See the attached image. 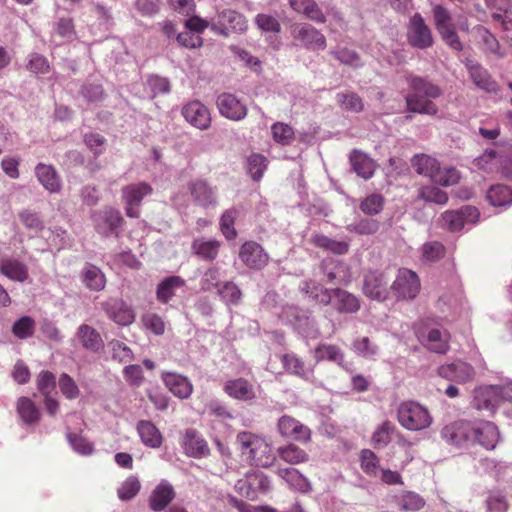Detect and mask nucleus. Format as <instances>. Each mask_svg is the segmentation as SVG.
<instances>
[{"label": "nucleus", "instance_id": "obj_1", "mask_svg": "<svg viewBox=\"0 0 512 512\" xmlns=\"http://www.w3.org/2000/svg\"><path fill=\"white\" fill-rule=\"evenodd\" d=\"M406 81L412 90L405 98L408 110L413 113L435 115L438 108L430 99L441 96L440 87L427 78L411 73L406 75Z\"/></svg>", "mask_w": 512, "mask_h": 512}, {"label": "nucleus", "instance_id": "obj_9", "mask_svg": "<svg viewBox=\"0 0 512 512\" xmlns=\"http://www.w3.org/2000/svg\"><path fill=\"white\" fill-rule=\"evenodd\" d=\"M463 63L468 72L470 80L478 89L486 93H497L499 91V85L497 81L479 62L470 58H466Z\"/></svg>", "mask_w": 512, "mask_h": 512}, {"label": "nucleus", "instance_id": "obj_52", "mask_svg": "<svg viewBox=\"0 0 512 512\" xmlns=\"http://www.w3.org/2000/svg\"><path fill=\"white\" fill-rule=\"evenodd\" d=\"M330 53L344 65H348L353 68L361 67L363 65L360 55L355 50H351L346 47H338Z\"/></svg>", "mask_w": 512, "mask_h": 512}, {"label": "nucleus", "instance_id": "obj_64", "mask_svg": "<svg viewBox=\"0 0 512 512\" xmlns=\"http://www.w3.org/2000/svg\"><path fill=\"white\" fill-rule=\"evenodd\" d=\"M257 27L264 32L277 34L281 31L280 22L272 15L260 13L255 17Z\"/></svg>", "mask_w": 512, "mask_h": 512}, {"label": "nucleus", "instance_id": "obj_8", "mask_svg": "<svg viewBox=\"0 0 512 512\" xmlns=\"http://www.w3.org/2000/svg\"><path fill=\"white\" fill-rule=\"evenodd\" d=\"M391 290L399 299H414L420 291L418 275L409 269H399Z\"/></svg>", "mask_w": 512, "mask_h": 512}, {"label": "nucleus", "instance_id": "obj_5", "mask_svg": "<svg viewBox=\"0 0 512 512\" xmlns=\"http://www.w3.org/2000/svg\"><path fill=\"white\" fill-rule=\"evenodd\" d=\"M95 230L103 237L115 235L118 237L124 219L119 210L113 207H104L92 213Z\"/></svg>", "mask_w": 512, "mask_h": 512}, {"label": "nucleus", "instance_id": "obj_36", "mask_svg": "<svg viewBox=\"0 0 512 512\" xmlns=\"http://www.w3.org/2000/svg\"><path fill=\"white\" fill-rule=\"evenodd\" d=\"M221 243L215 239L196 238L193 240L192 252L205 261H213L219 253Z\"/></svg>", "mask_w": 512, "mask_h": 512}, {"label": "nucleus", "instance_id": "obj_31", "mask_svg": "<svg viewBox=\"0 0 512 512\" xmlns=\"http://www.w3.org/2000/svg\"><path fill=\"white\" fill-rule=\"evenodd\" d=\"M0 273L17 282H24L29 277L27 266L11 257H4L0 260Z\"/></svg>", "mask_w": 512, "mask_h": 512}, {"label": "nucleus", "instance_id": "obj_25", "mask_svg": "<svg viewBox=\"0 0 512 512\" xmlns=\"http://www.w3.org/2000/svg\"><path fill=\"white\" fill-rule=\"evenodd\" d=\"M330 292L332 298L330 304L339 313L351 314L356 313L360 309L359 299L352 293L340 288L331 289Z\"/></svg>", "mask_w": 512, "mask_h": 512}, {"label": "nucleus", "instance_id": "obj_48", "mask_svg": "<svg viewBox=\"0 0 512 512\" xmlns=\"http://www.w3.org/2000/svg\"><path fill=\"white\" fill-rule=\"evenodd\" d=\"M217 293L227 306H237L242 298L240 288L232 281L223 282Z\"/></svg>", "mask_w": 512, "mask_h": 512}, {"label": "nucleus", "instance_id": "obj_6", "mask_svg": "<svg viewBox=\"0 0 512 512\" xmlns=\"http://www.w3.org/2000/svg\"><path fill=\"white\" fill-rule=\"evenodd\" d=\"M291 35L295 41L308 50L315 51L326 48L325 36L311 24L294 23L291 25Z\"/></svg>", "mask_w": 512, "mask_h": 512}, {"label": "nucleus", "instance_id": "obj_4", "mask_svg": "<svg viewBox=\"0 0 512 512\" xmlns=\"http://www.w3.org/2000/svg\"><path fill=\"white\" fill-rule=\"evenodd\" d=\"M210 29L218 35L228 37L231 32L245 31L247 29V21L237 11L224 9L210 21Z\"/></svg>", "mask_w": 512, "mask_h": 512}, {"label": "nucleus", "instance_id": "obj_16", "mask_svg": "<svg viewBox=\"0 0 512 512\" xmlns=\"http://www.w3.org/2000/svg\"><path fill=\"white\" fill-rule=\"evenodd\" d=\"M438 375L449 381L466 383L473 380L475 371L470 364L462 361H455L441 365L438 368Z\"/></svg>", "mask_w": 512, "mask_h": 512}, {"label": "nucleus", "instance_id": "obj_14", "mask_svg": "<svg viewBox=\"0 0 512 512\" xmlns=\"http://www.w3.org/2000/svg\"><path fill=\"white\" fill-rule=\"evenodd\" d=\"M109 319L119 325H129L135 319L134 311L120 298H109L101 303Z\"/></svg>", "mask_w": 512, "mask_h": 512}, {"label": "nucleus", "instance_id": "obj_30", "mask_svg": "<svg viewBox=\"0 0 512 512\" xmlns=\"http://www.w3.org/2000/svg\"><path fill=\"white\" fill-rule=\"evenodd\" d=\"M80 279L83 285L90 291L99 292L106 286V277L102 270L90 263H87L80 272Z\"/></svg>", "mask_w": 512, "mask_h": 512}, {"label": "nucleus", "instance_id": "obj_34", "mask_svg": "<svg viewBox=\"0 0 512 512\" xmlns=\"http://www.w3.org/2000/svg\"><path fill=\"white\" fill-rule=\"evenodd\" d=\"M184 286L185 281L180 276L166 277L157 285L156 298L159 302L166 304L176 295V291Z\"/></svg>", "mask_w": 512, "mask_h": 512}, {"label": "nucleus", "instance_id": "obj_40", "mask_svg": "<svg viewBox=\"0 0 512 512\" xmlns=\"http://www.w3.org/2000/svg\"><path fill=\"white\" fill-rule=\"evenodd\" d=\"M137 431L142 442L151 448H158L162 443V435L151 422L142 420L137 424Z\"/></svg>", "mask_w": 512, "mask_h": 512}, {"label": "nucleus", "instance_id": "obj_49", "mask_svg": "<svg viewBox=\"0 0 512 512\" xmlns=\"http://www.w3.org/2000/svg\"><path fill=\"white\" fill-rule=\"evenodd\" d=\"M395 425L390 421H384L379 425L372 435V444L376 449L386 447L391 441V435Z\"/></svg>", "mask_w": 512, "mask_h": 512}, {"label": "nucleus", "instance_id": "obj_53", "mask_svg": "<svg viewBox=\"0 0 512 512\" xmlns=\"http://www.w3.org/2000/svg\"><path fill=\"white\" fill-rule=\"evenodd\" d=\"M141 483L135 476H129L117 489V495L121 501L133 499L140 491Z\"/></svg>", "mask_w": 512, "mask_h": 512}, {"label": "nucleus", "instance_id": "obj_29", "mask_svg": "<svg viewBox=\"0 0 512 512\" xmlns=\"http://www.w3.org/2000/svg\"><path fill=\"white\" fill-rule=\"evenodd\" d=\"M194 201L203 207L215 206L217 203L216 191L204 180H196L189 185Z\"/></svg>", "mask_w": 512, "mask_h": 512}, {"label": "nucleus", "instance_id": "obj_51", "mask_svg": "<svg viewBox=\"0 0 512 512\" xmlns=\"http://www.w3.org/2000/svg\"><path fill=\"white\" fill-rule=\"evenodd\" d=\"M460 174L454 167H441L435 172L433 182L441 186H452L459 182Z\"/></svg>", "mask_w": 512, "mask_h": 512}, {"label": "nucleus", "instance_id": "obj_21", "mask_svg": "<svg viewBox=\"0 0 512 512\" xmlns=\"http://www.w3.org/2000/svg\"><path fill=\"white\" fill-rule=\"evenodd\" d=\"M175 490L173 486L165 479L152 490L148 502L149 507L154 512L165 510L175 498Z\"/></svg>", "mask_w": 512, "mask_h": 512}, {"label": "nucleus", "instance_id": "obj_57", "mask_svg": "<svg viewBox=\"0 0 512 512\" xmlns=\"http://www.w3.org/2000/svg\"><path fill=\"white\" fill-rule=\"evenodd\" d=\"M266 167V158L261 154H252L247 159V171L255 181H258L262 178Z\"/></svg>", "mask_w": 512, "mask_h": 512}, {"label": "nucleus", "instance_id": "obj_33", "mask_svg": "<svg viewBox=\"0 0 512 512\" xmlns=\"http://www.w3.org/2000/svg\"><path fill=\"white\" fill-rule=\"evenodd\" d=\"M76 335L82 346L87 350L99 352L104 347L101 335L90 325H80L77 329Z\"/></svg>", "mask_w": 512, "mask_h": 512}, {"label": "nucleus", "instance_id": "obj_18", "mask_svg": "<svg viewBox=\"0 0 512 512\" xmlns=\"http://www.w3.org/2000/svg\"><path fill=\"white\" fill-rule=\"evenodd\" d=\"M240 260L251 269H262L268 262V255L260 244L254 241L245 242L239 252Z\"/></svg>", "mask_w": 512, "mask_h": 512}, {"label": "nucleus", "instance_id": "obj_63", "mask_svg": "<svg viewBox=\"0 0 512 512\" xmlns=\"http://www.w3.org/2000/svg\"><path fill=\"white\" fill-rule=\"evenodd\" d=\"M398 505L403 511H417L424 506V500L416 493L406 492L399 497Z\"/></svg>", "mask_w": 512, "mask_h": 512}, {"label": "nucleus", "instance_id": "obj_24", "mask_svg": "<svg viewBox=\"0 0 512 512\" xmlns=\"http://www.w3.org/2000/svg\"><path fill=\"white\" fill-rule=\"evenodd\" d=\"M499 392L500 390L494 385L475 389L472 401L473 407L477 410L494 412L500 404L497 396Z\"/></svg>", "mask_w": 512, "mask_h": 512}, {"label": "nucleus", "instance_id": "obj_61", "mask_svg": "<svg viewBox=\"0 0 512 512\" xmlns=\"http://www.w3.org/2000/svg\"><path fill=\"white\" fill-rule=\"evenodd\" d=\"M346 229L349 232H354L360 235H370L379 230V222L374 219L364 218L347 225Z\"/></svg>", "mask_w": 512, "mask_h": 512}, {"label": "nucleus", "instance_id": "obj_19", "mask_svg": "<svg viewBox=\"0 0 512 512\" xmlns=\"http://www.w3.org/2000/svg\"><path fill=\"white\" fill-rule=\"evenodd\" d=\"M278 431L283 437L299 442H307L311 437V431L307 426L288 415H284L278 420Z\"/></svg>", "mask_w": 512, "mask_h": 512}, {"label": "nucleus", "instance_id": "obj_50", "mask_svg": "<svg viewBox=\"0 0 512 512\" xmlns=\"http://www.w3.org/2000/svg\"><path fill=\"white\" fill-rule=\"evenodd\" d=\"M418 198L438 205H445L448 201L447 193L435 186L421 187L418 191Z\"/></svg>", "mask_w": 512, "mask_h": 512}, {"label": "nucleus", "instance_id": "obj_56", "mask_svg": "<svg viewBox=\"0 0 512 512\" xmlns=\"http://www.w3.org/2000/svg\"><path fill=\"white\" fill-rule=\"evenodd\" d=\"M271 132L273 139L283 146L291 144L294 140L293 128L285 123H274L271 127Z\"/></svg>", "mask_w": 512, "mask_h": 512}, {"label": "nucleus", "instance_id": "obj_2", "mask_svg": "<svg viewBox=\"0 0 512 512\" xmlns=\"http://www.w3.org/2000/svg\"><path fill=\"white\" fill-rule=\"evenodd\" d=\"M397 419L402 427L411 431L426 429L432 422L429 411L414 401H405L399 405Z\"/></svg>", "mask_w": 512, "mask_h": 512}, {"label": "nucleus", "instance_id": "obj_41", "mask_svg": "<svg viewBox=\"0 0 512 512\" xmlns=\"http://www.w3.org/2000/svg\"><path fill=\"white\" fill-rule=\"evenodd\" d=\"M320 270L328 283H342L344 280L345 266L333 258L324 259L320 264Z\"/></svg>", "mask_w": 512, "mask_h": 512}, {"label": "nucleus", "instance_id": "obj_42", "mask_svg": "<svg viewBox=\"0 0 512 512\" xmlns=\"http://www.w3.org/2000/svg\"><path fill=\"white\" fill-rule=\"evenodd\" d=\"M311 241L316 247L338 255L346 254L349 250L348 242L331 239L323 234H314Z\"/></svg>", "mask_w": 512, "mask_h": 512}, {"label": "nucleus", "instance_id": "obj_60", "mask_svg": "<svg viewBox=\"0 0 512 512\" xmlns=\"http://www.w3.org/2000/svg\"><path fill=\"white\" fill-rule=\"evenodd\" d=\"M26 69L34 74H47L50 65L46 57L39 53H30L27 56Z\"/></svg>", "mask_w": 512, "mask_h": 512}, {"label": "nucleus", "instance_id": "obj_35", "mask_svg": "<svg viewBox=\"0 0 512 512\" xmlns=\"http://www.w3.org/2000/svg\"><path fill=\"white\" fill-rule=\"evenodd\" d=\"M299 290L319 304L328 305L332 301L330 289L324 288L315 280L302 281L299 284Z\"/></svg>", "mask_w": 512, "mask_h": 512}, {"label": "nucleus", "instance_id": "obj_43", "mask_svg": "<svg viewBox=\"0 0 512 512\" xmlns=\"http://www.w3.org/2000/svg\"><path fill=\"white\" fill-rule=\"evenodd\" d=\"M293 328L306 338L315 339L320 334L317 322L308 310H304L303 313L300 314V318Z\"/></svg>", "mask_w": 512, "mask_h": 512}, {"label": "nucleus", "instance_id": "obj_13", "mask_svg": "<svg viewBox=\"0 0 512 512\" xmlns=\"http://www.w3.org/2000/svg\"><path fill=\"white\" fill-rule=\"evenodd\" d=\"M216 105L219 113L232 121H241L247 115V107L235 95L222 93L217 97Z\"/></svg>", "mask_w": 512, "mask_h": 512}, {"label": "nucleus", "instance_id": "obj_38", "mask_svg": "<svg viewBox=\"0 0 512 512\" xmlns=\"http://www.w3.org/2000/svg\"><path fill=\"white\" fill-rule=\"evenodd\" d=\"M224 389L229 396L238 400L248 401L255 398L253 386L243 378L228 381Z\"/></svg>", "mask_w": 512, "mask_h": 512}, {"label": "nucleus", "instance_id": "obj_59", "mask_svg": "<svg viewBox=\"0 0 512 512\" xmlns=\"http://www.w3.org/2000/svg\"><path fill=\"white\" fill-rule=\"evenodd\" d=\"M221 271L219 267L212 266L209 267L202 275L200 280L201 290L207 292L211 291L213 288H217L222 284L220 282Z\"/></svg>", "mask_w": 512, "mask_h": 512}, {"label": "nucleus", "instance_id": "obj_20", "mask_svg": "<svg viewBox=\"0 0 512 512\" xmlns=\"http://www.w3.org/2000/svg\"><path fill=\"white\" fill-rule=\"evenodd\" d=\"M499 431L489 421L473 423V444L478 443L487 450H493L499 441Z\"/></svg>", "mask_w": 512, "mask_h": 512}, {"label": "nucleus", "instance_id": "obj_27", "mask_svg": "<svg viewBox=\"0 0 512 512\" xmlns=\"http://www.w3.org/2000/svg\"><path fill=\"white\" fill-rule=\"evenodd\" d=\"M349 160L353 171L359 177L368 180L374 175L376 163L367 154L360 150L354 149L350 153Z\"/></svg>", "mask_w": 512, "mask_h": 512}, {"label": "nucleus", "instance_id": "obj_45", "mask_svg": "<svg viewBox=\"0 0 512 512\" xmlns=\"http://www.w3.org/2000/svg\"><path fill=\"white\" fill-rule=\"evenodd\" d=\"M486 197L492 206L505 207L512 203V190L502 184L493 185L487 191Z\"/></svg>", "mask_w": 512, "mask_h": 512}, {"label": "nucleus", "instance_id": "obj_32", "mask_svg": "<svg viewBox=\"0 0 512 512\" xmlns=\"http://www.w3.org/2000/svg\"><path fill=\"white\" fill-rule=\"evenodd\" d=\"M314 359L316 363L327 360L336 363L344 369H348V364L344 360V352L340 347L333 344H319L315 348Z\"/></svg>", "mask_w": 512, "mask_h": 512}, {"label": "nucleus", "instance_id": "obj_26", "mask_svg": "<svg viewBox=\"0 0 512 512\" xmlns=\"http://www.w3.org/2000/svg\"><path fill=\"white\" fill-rule=\"evenodd\" d=\"M290 7L307 19L323 24L326 22V15L315 0H288Z\"/></svg>", "mask_w": 512, "mask_h": 512}, {"label": "nucleus", "instance_id": "obj_37", "mask_svg": "<svg viewBox=\"0 0 512 512\" xmlns=\"http://www.w3.org/2000/svg\"><path fill=\"white\" fill-rule=\"evenodd\" d=\"M276 474L294 490L302 493H306L311 490L310 482L297 469L278 468Z\"/></svg>", "mask_w": 512, "mask_h": 512}, {"label": "nucleus", "instance_id": "obj_22", "mask_svg": "<svg viewBox=\"0 0 512 512\" xmlns=\"http://www.w3.org/2000/svg\"><path fill=\"white\" fill-rule=\"evenodd\" d=\"M182 445L189 457L199 459L208 456L210 453L207 441L195 429L186 430Z\"/></svg>", "mask_w": 512, "mask_h": 512}, {"label": "nucleus", "instance_id": "obj_3", "mask_svg": "<svg viewBox=\"0 0 512 512\" xmlns=\"http://www.w3.org/2000/svg\"><path fill=\"white\" fill-rule=\"evenodd\" d=\"M236 442L241 450V453L246 456V459L257 466H267L268 461L263 460V456L269 452V445L267 442L250 432H240L237 435Z\"/></svg>", "mask_w": 512, "mask_h": 512}, {"label": "nucleus", "instance_id": "obj_28", "mask_svg": "<svg viewBox=\"0 0 512 512\" xmlns=\"http://www.w3.org/2000/svg\"><path fill=\"white\" fill-rule=\"evenodd\" d=\"M35 175L41 185L50 193H58L61 190V179L52 165L39 163L35 167Z\"/></svg>", "mask_w": 512, "mask_h": 512}, {"label": "nucleus", "instance_id": "obj_39", "mask_svg": "<svg viewBox=\"0 0 512 512\" xmlns=\"http://www.w3.org/2000/svg\"><path fill=\"white\" fill-rule=\"evenodd\" d=\"M284 369L302 379L308 380L311 378L313 369L305 365L303 360L294 353L284 354L281 358Z\"/></svg>", "mask_w": 512, "mask_h": 512}, {"label": "nucleus", "instance_id": "obj_15", "mask_svg": "<svg viewBox=\"0 0 512 512\" xmlns=\"http://www.w3.org/2000/svg\"><path fill=\"white\" fill-rule=\"evenodd\" d=\"M418 339L431 351L444 354L449 349L450 334L442 328L420 329Z\"/></svg>", "mask_w": 512, "mask_h": 512}, {"label": "nucleus", "instance_id": "obj_58", "mask_svg": "<svg viewBox=\"0 0 512 512\" xmlns=\"http://www.w3.org/2000/svg\"><path fill=\"white\" fill-rule=\"evenodd\" d=\"M337 101L345 110L355 113L363 110L362 99L354 92L338 93Z\"/></svg>", "mask_w": 512, "mask_h": 512}, {"label": "nucleus", "instance_id": "obj_10", "mask_svg": "<svg viewBox=\"0 0 512 512\" xmlns=\"http://www.w3.org/2000/svg\"><path fill=\"white\" fill-rule=\"evenodd\" d=\"M152 187L145 183L140 182L136 184H130L122 189V197L125 202L126 215L131 218H137L139 216V209L144 197L152 193Z\"/></svg>", "mask_w": 512, "mask_h": 512}, {"label": "nucleus", "instance_id": "obj_47", "mask_svg": "<svg viewBox=\"0 0 512 512\" xmlns=\"http://www.w3.org/2000/svg\"><path fill=\"white\" fill-rule=\"evenodd\" d=\"M277 452L280 459L291 465L305 463L309 459L308 453L294 444L281 446Z\"/></svg>", "mask_w": 512, "mask_h": 512}, {"label": "nucleus", "instance_id": "obj_7", "mask_svg": "<svg viewBox=\"0 0 512 512\" xmlns=\"http://www.w3.org/2000/svg\"><path fill=\"white\" fill-rule=\"evenodd\" d=\"M363 293L372 300L384 301L389 294V277L379 270L367 271L363 276Z\"/></svg>", "mask_w": 512, "mask_h": 512}, {"label": "nucleus", "instance_id": "obj_12", "mask_svg": "<svg viewBox=\"0 0 512 512\" xmlns=\"http://www.w3.org/2000/svg\"><path fill=\"white\" fill-rule=\"evenodd\" d=\"M407 38L411 46L419 49H426L433 44L431 30L419 13L410 18Z\"/></svg>", "mask_w": 512, "mask_h": 512}, {"label": "nucleus", "instance_id": "obj_23", "mask_svg": "<svg viewBox=\"0 0 512 512\" xmlns=\"http://www.w3.org/2000/svg\"><path fill=\"white\" fill-rule=\"evenodd\" d=\"M161 378L174 396L179 399H187L191 396L193 385L187 377L177 373L163 372Z\"/></svg>", "mask_w": 512, "mask_h": 512}, {"label": "nucleus", "instance_id": "obj_44", "mask_svg": "<svg viewBox=\"0 0 512 512\" xmlns=\"http://www.w3.org/2000/svg\"><path fill=\"white\" fill-rule=\"evenodd\" d=\"M413 169L420 175L426 176L433 181L439 162L428 155H416L411 161Z\"/></svg>", "mask_w": 512, "mask_h": 512}, {"label": "nucleus", "instance_id": "obj_55", "mask_svg": "<svg viewBox=\"0 0 512 512\" xmlns=\"http://www.w3.org/2000/svg\"><path fill=\"white\" fill-rule=\"evenodd\" d=\"M34 330L35 321L30 316H22L12 326V333L19 339L30 338Z\"/></svg>", "mask_w": 512, "mask_h": 512}, {"label": "nucleus", "instance_id": "obj_46", "mask_svg": "<svg viewBox=\"0 0 512 512\" xmlns=\"http://www.w3.org/2000/svg\"><path fill=\"white\" fill-rule=\"evenodd\" d=\"M17 413L26 424L36 423L40 418V412L36 405L28 397L22 396L17 400Z\"/></svg>", "mask_w": 512, "mask_h": 512}, {"label": "nucleus", "instance_id": "obj_17", "mask_svg": "<svg viewBox=\"0 0 512 512\" xmlns=\"http://www.w3.org/2000/svg\"><path fill=\"white\" fill-rule=\"evenodd\" d=\"M182 115L192 126L206 130L210 127L211 116L208 108L199 101H192L182 108Z\"/></svg>", "mask_w": 512, "mask_h": 512}, {"label": "nucleus", "instance_id": "obj_62", "mask_svg": "<svg viewBox=\"0 0 512 512\" xmlns=\"http://www.w3.org/2000/svg\"><path fill=\"white\" fill-rule=\"evenodd\" d=\"M384 199L380 194H370L360 203V209L364 214L376 215L383 209Z\"/></svg>", "mask_w": 512, "mask_h": 512}, {"label": "nucleus", "instance_id": "obj_54", "mask_svg": "<svg viewBox=\"0 0 512 512\" xmlns=\"http://www.w3.org/2000/svg\"><path fill=\"white\" fill-rule=\"evenodd\" d=\"M422 260L425 262H435L440 260L445 254V247L439 241H429L421 247Z\"/></svg>", "mask_w": 512, "mask_h": 512}, {"label": "nucleus", "instance_id": "obj_11", "mask_svg": "<svg viewBox=\"0 0 512 512\" xmlns=\"http://www.w3.org/2000/svg\"><path fill=\"white\" fill-rule=\"evenodd\" d=\"M442 438L451 445L473 444V423L465 420L446 425L441 431Z\"/></svg>", "mask_w": 512, "mask_h": 512}]
</instances>
